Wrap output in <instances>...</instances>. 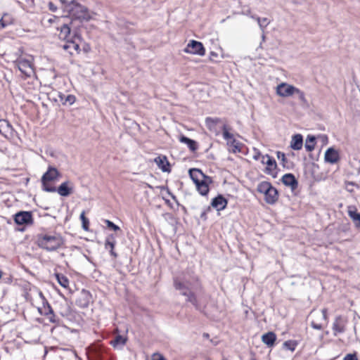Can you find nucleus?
<instances>
[{"instance_id": "50", "label": "nucleus", "mask_w": 360, "mask_h": 360, "mask_svg": "<svg viewBox=\"0 0 360 360\" xmlns=\"http://www.w3.org/2000/svg\"><path fill=\"white\" fill-rule=\"evenodd\" d=\"M216 57H217V53H214V52L212 51V52L210 53V60L214 61V58H216Z\"/></svg>"}, {"instance_id": "45", "label": "nucleus", "mask_w": 360, "mask_h": 360, "mask_svg": "<svg viewBox=\"0 0 360 360\" xmlns=\"http://www.w3.org/2000/svg\"><path fill=\"white\" fill-rule=\"evenodd\" d=\"M262 155H262L261 153L258 150L255 149V154L253 155V158L255 160H259L260 159V158H262Z\"/></svg>"}, {"instance_id": "2", "label": "nucleus", "mask_w": 360, "mask_h": 360, "mask_svg": "<svg viewBox=\"0 0 360 360\" xmlns=\"http://www.w3.org/2000/svg\"><path fill=\"white\" fill-rule=\"evenodd\" d=\"M60 1L62 3L64 12L72 18L80 20H89L90 19L89 11L84 6L81 5L75 0L70 2L65 0Z\"/></svg>"}, {"instance_id": "33", "label": "nucleus", "mask_w": 360, "mask_h": 360, "mask_svg": "<svg viewBox=\"0 0 360 360\" xmlns=\"http://www.w3.org/2000/svg\"><path fill=\"white\" fill-rule=\"evenodd\" d=\"M298 343L296 340H290L283 342V347L285 349L294 352Z\"/></svg>"}, {"instance_id": "1", "label": "nucleus", "mask_w": 360, "mask_h": 360, "mask_svg": "<svg viewBox=\"0 0 360 360\" xmlns=\"http://www.w3.org/2000/svg\"><path fill=\"white\" fill-rule=\"evenodd\" d=\"M174 286L176 290L180 292L181 295L186 297V301L191 303L196 309H201V304L193 292L200 288L197 278H193L191 280L175 278Z\"/></svg>"}, {"instance_id": "24", "label": "nucleus", "mask_w": 360, "mask_h": 360, "mask_svg": "<svg viewBox=\"0 0 360 360\" xmlns=\"http://www.w3.org/2000/svg\"><path fill=\"white\" fill-rule=\"evenodd\" d=\"M13 127L10 122L6 120H0V133L6 136L8 134H11L13 132Z\"/></svg>"}, {"instance_id": "31", "label": "nucleus", "mask_w": 360, "mask_h": 360, "mask_svg": "<svg viewBox=\"0 0 360 360\" xmlns=\"http://www.w3.org/2000/svg\"><path fill=\"white\" fill-rule=\"evenodd\" d=\"M307 151L311 152L315 147V138L313 136H308L306 139L305 146Z\"/></svg>"}, {"instance_id": "32", "label": "nucleus", "mask_w": 360, "mask_h": 360, "mask_svg": "<svg viewBox=\"0 0 360 360\" xmlns=\"http://www.w3.org/2000/svg\"><path fill=\"white\" fill-rule=\"evenodd\" d=\"M127 338L122 335H117L113 340L111 341V345L116 347L117 346H124L126 344Z\"/></svg>"}, {"instance_id": "18", "label": "nucleus", "mask_w": 360, "mask_h": 360, "mask_svg": "<svg viewBox=\"0 0 360 360\" xmlns=\"http://www.w3.org/2000/svg\"><path fill=\"white\" fill-rule=\"evenodd\" d=\"M227 203V200L222 195H218L217 197L212 199L211 205L217 210L221 211L225 209Z\"/></svg>"}, {"instance_id": "46", "label": "nucleus", "mask_w": 360, "mask_h": 360, "mask_svg": "<svg viewBox=\"0 0 360 360\" xmlns=\"http://www.w3.org/2000/svg\"><path fill=\"white\" fill-rule=\"evenodd\" d=\"M240 145L241 144L240 143H236V145L232 146L233 147V153L240 152V150H241Z\"/></svg>"}, {"instance_id": "38", "label": "nucleus", "mask_w": 360, "mask_h": 360, "mask_svg": "<svg viewBox=\"0 0 360 360\" xmlns=\"http://www.w3.org/2000/svg\"><path fill=\"white\" fill-rule=\"evenodd\" d=\"M345 189L351 193L354 192V187L356 188V183L353 181H345Z\"/></svg>"}, {"instance_id": "9", "label": "nucleus", "mask_w": 360, "mask_h": 360, "mask_svg": "<svg viewBox=\"0 0 360 360\" xmlns=\"http://www.w3.org/2000/svg\"><path fill=\"white\" fill-rule=\"evenodd\" d=\"M14 221L18 225H31L33 224V217L31 212L20 211L14 217Z\"/></svg>"}, {"instance_id": "8", "label": "nucleus", "mask_w": 360, "mask_h": 360, "mask_svg": "<svg viewBox=\"0 0 360 360\" xmlns=\"http://www.w3.org/2000/svg\"><path fill=\"white\" fill-rule=\"evenodd\" d=\"M184 51L187 53L198 55L203 56L205 54V49L203 44L198 41L191 40L187 44Z\"/></svg>"}, {"instance_id": "55", "label": "nucleus", "mask_w": 360, "mask_h": 360, "mask_svg": "<svg viewBox=\"0 0 360 360\" xmlns=\"http://www.w3.org/2000/svg\"><path fill=\"white\" fill-rule=\"evenodd\" d=\"M264 39H265V37H264V35L263 34V35H262V39H263V40H264Z\"/></svg>"}, {"instance_id": "25", "label": "nucleus", "mask_w": 360, "mask_h": 360, "mask_svg": "<svg viewBox=\"0 0 360 360\" xmlns=\"http://www.w3.org/2000/svg\"><path fill=\"white\" fill-rule=\"evenodd\" d=\"M278 191L274 186L271 188V189H270L269 192L264 198L266 202L270 205L274 204L278 200Z\"/></svg>"}, {"instance_id": "23", "label": "nucleus", "mask_w": 360, "mask_h": 360, "mask_svg": "<svg viewBox=\"0 0 360 360\" xmlns=\"http://www.w3.org/2000/svg\"><path fill=\"white\" fill-rule=\"evenodd\" d=\"M222 131H223V138L227 141V143L229 145H231V146H233L236 144V143H239L237 141L233 135L229 132L228 127L226 124H224L222 125Z\"/></svg>"}, {"instance_id": "42", "label": "nucleus", "mask_w": 360, "mask_h": 360, "mask_svg": "<svg viewBox=\"0 0 360 360\" xmlns=\"http://www.w3.org/2000/svg\"><path fill=\"white\" fill-rule=\"evenodd\" d=\"M295 94H297L299 96V98L303 101V102H305L306 101V98H305V95H304V93L302 91H300L299 89H298V91H295Z\"/></svg>"}, {"instance_id": "19", "label": "nucleus", "mask_w": 360, "mask_h": 360, "mask_svg": "<svg viewBox=\"0 0 360 360\" xmlns=\"http://www.w3.org/2000/svg\"><path fill=\"white\" fill-rule=\"evenodd\" d=\"M115 244L116 240L115 236L113 234L108 236L105 241V248L109 250L110 255L114 258L117 257V254L114 251Z\"/></svg>"}, {"instance_id": "12", "label": "nucleus", "mask_w": 360, "mask_h": 360, "mask_svg": "<svg viewBox=\"0 0 360 360\" xmlns=\"http://www.w3.org/2000/svg\"><path fill=\"white\" fill-rule=\"evenodd\" d=\"M74 191V184L70 181L63 182L58 188L56 191L60 196L67 197L71 195Z\"/></svg>"}, {"instance_id": "43", "label": "nucleus", "mask_w": 360, "mask_h": 360, "mask_svg": "<svg viewBox=\"0 0 360 360\" xmlns=\"http://www.w3.org/2000/svg\"><path fill=\"white\" fill-rule=\"evenodd\" d=\"M321 316L324 321H328V309L326 308L321 310Z\"/></svg>"}, {"instance_id": "7", "label": "nucleus", "mask_w": 360, "mask_h": 360, "mask_svg": "<svg viewBox=\"0 0 360 360\" xmlns=\"http://www.w3.org/2000/svg\"><path fill=\"white\" fill-rule=\"evenodd\" d=\"M39 297L42 300V304L43 306L41 307H38V311L41 315H44L47 316L49 321L53 323H58L59 322L58 318L56 316V314L53 312V310L46 299L45 298L44 295L41 292H39Z\"/></svg>"}, {"instance_id": "4", "label": "nucleus", "mask_w": 360, "mask_h": 360, "mask_svg": "<svg viewBox=\"0 0 360 360\" xmlns=\"http://www.w3.org/2000/svg\"><path fill=\"white\" fill-rule=\"evenodd\" d=\"M37 245L49 252L56 251L63 244V240L59 234H39L37 240Z\"/></svg>"}, {"instance_id": "29", "label": "nucleus", "mask_w": 360, "mask_h": 360, "mask_svg": "<svg viewBox=\"0 0 360 360\" xmlns=\"http://www.w3.org/2000/svg\"><path fill=\"white\" fill-rule=\"evenodd\" d=\"M55 277L58 281V283L64 288H68L69 287V279L62 274L56 273Z\"/></svg>"}, {"instance_id": "35", "label": "nucleus", "mask_w": 360, "mask_h": 360, "mask_svg": "<svg viewBox=\"0 0 360 360\" xmlns=\"http://www.w3.org/2000/svg\"><path fill=\"white\" fill-rule=\"evenodd\" d=\"M256 20L262 32L264 31V29L270 23V20L266 18H261L259 17H257Z\"/></svg>"}, {"instance_id": "37", "label": "nucleus", "mask_w": 360, "mask_h": 360, "mask_svg": "<svg viewBox=\"0 0 360 360\" xmlns=\"http://www.w3.org/2000/svg\"><path fill=\"white\" fill-rule=\"evenodd\" d=\"M276 156H277V158L279 160H281V164L283 165V166L284 167H288V165H287L288 164V160H287V159L285 158V155L284 153L281 152V151H278L276 153Z\"/></svg>"}, {"instance_id": "22", "label": "nucleus", "mask_w": 360, "mask_h": 360, "mask_svg": "<svg viewBox=\"0 0 360 360\" xmlns=\"http://www.w3.org/2000/svg\"><path fill=\"white\" fill-rule=\"evenodd\" d=\"M222 121L219 117H207L205 119V124L209 130L214 132H217V125L221 123Z\"/></svg>"}, {"instance_id": "30", "label": "nucleus", "mask_w": 360, "mask_h": 360, "mask_svg": "<svg viewBox=\"0 0 360 360\" xmlns=\"http://www.w3.org/2000/svg\"><path fill=\"white\" fill-rule=\"evenodd\" d=\"M70 34V27L66 25V24H64L61 27H60V33H59V37L60 39H63V40H69L68 39V37Z\"/></svg>"}, {"instance_id": "53", "label": "nucleus", "mask_w": 360, "mask_h": 360, "mask_svg": "<svg viewBox=\"0 0 360 360\" xmlns=\"http://www.w3.org/2000/svg\"><path fill=\"white\" fill-rule=\"evenodd\" d=\"M146 186H147V187H148V188H152V186H151L150 184H146Z\"/></svg>"}, {"instance_id": "34", "label": "nucleus", "mask_w": 360, "mask_h": 360, "mask_svg": "<svg viewBox=\"0 0 360 360\" xmlns=\"http://www.w3.org/2000/svg\"><path fill=\"white\" fill-rule=\"evenodd\" d=\"M60 101L63 102V104H64V105H65V104L72 105L75 102L76 98H75V96L71 95V94L68 95V96L63 95V96H60Z\"/></svg>"}, {"instance_id": "27", "label": "nucleus", "mask_w": 360, "mask_h": 360, "mask_svg": "<svg viewBox=\"0 0 360 360\" xmlns=\"http://www.w3.org/2000/svg\"><path fill=\"white\" fill-rule=\"evenodd\" d=\"M179 141L181 143L187 144L188 148L193 152L195 151L198 149V143L194 140H192L186 136H181L179 138Z\"/></svg>"}, {"instance_id": "6", "label": "nucleus", "mask_w": 360, "mask_h": 360, "mask_svg": "<svg viewBox=\"0 0 360 360\" xmlns=\"http://www.w3.org/2000/svg\"><path fill=\"white\" fill-rule=\"evenodd\" d=\"M15 63L26 77H30L34 73L32 56H29L27 58L20 56L16 59Z\"/></svg>"}, {"instance_id": "10", "label": "nucleus", "mask_w": 360, "mask_h": 360, "mask_svg": "<svg viewBox=\"0 0 360 360\" xmlns=\"http://www.w3.org/2000/svg\"><path fill=\"white\" fill-rule=\"evenodd\" d=\"M295 91H298L295 86L282 82L276 87V94L281 97H289L295 94Z\"/></svg>"}, {"instance_id": "36", "label": "nucleus", "mask_w": 360, "mask_h": 360, "mask_svg": "<svg viewBox=\"0 0 360 360\" xmlns=\"http://www.w3.org/2000/svg\"><path fill=\"white\" fill-rule=\"evenodd\" d=\"M80 219L82 222V228L85 231L89 230V220L85 217V212L83 211L80 214Z\"/></svg>"}, {"instance_id": "49", "label": "nucleus", "mask_w": 360, "mask_h": 360, "mask_svg": "<svg viewBox=\"0 0 360 360\" xmlns=\"http://www.w3.org/2000/svg\"><path fill=\"white\" fill-rule=\"evenodd\" d=\"M6 16V15H4V17L0 20V30L6 27L7 24L4 22V18Z\"/></svg>"}, {"instance_id": "40", "label": "nucleus", "mask_w": 360, "mask_h": 360, "mask_svg": "<svg viewBox=\"0 0 360 360\" xmlns=\"http://www.w3.org/2000/svg\"><path fill=\"white\" fill-rule=\"evenodd\" d=\"M343 360H358L356 353L347 354L343 358Z\"/></svg>"}, {"instance_id": "51", "label": "nucleus", "mask_w": 360, "mask_h": 360, "mask_svg": "<svg viewBox=\"0 0 360 360\" xmlns=\"http://www.w3.org/2000/svg\"><path fill=\"white\" fill-rule=\"evenodd\" d=\"M203 337H205V338H209V334H208V333H204V334H203Z\"/></svg>"}, {"instance_id": "57", "label": "nucleus", "mask_w": 360, "mask_h": 360, "mask_svg": "<svg viewBox=\"0 0 360 360\" xmlns=\"http://www.w3.org/2000/svg\"><path fill=\"white\" fill-rule=\"evenodd\" d=\"M49 21L50 22H52V19H49Z\"/></svg>"}, {"instance_id": "54", "label": "nucleus", "mask_w": 360, "mask_h": 360, "mask_svg": "<svg viewBox=\"0 0 360 360\" xmlns=\"http://www.w3.org/2000/svg\"><path fill=\"white\" fill-rule=\"evenodd\" d=\"M2 276V271L0 270V278H1Z\"/></svg>"}, {"instance_id": "17", "label": "nucleus", "mask_w": 360, "mask_h": 360, "mask_svg": "<svg viewBox=\"0 0 360 360\" xmlns=\"http://www.w3.org/2000/svg\"><path fill=\"white\" fill-rule=\"evenodd\" d=\"M154 162L162 172H170V165L166 156H158L155 158Z\"/></svg>"}, {"instance_id": "14", "label": "nucleus", "mask_w": 360, "mask_h": 360, "mask_svg": "<svg viewBox=\"0 0 360 360\" xmlns=\"http://www.w3.org/2000/svg\"><path fill=\"white\" fill-rule=\"evenodd\" d=\"M261 162L264 165H266V172L272 174L277 168L276 160L269 155H262Z\"/></svg>"}, {"instance_id": "11", "label": "nucleus", "mask_w": 360, "mask_h": 360, "mask_svg": "<svg viewBox=\"0 0 360 360\" xmlns=\"http://www.w3.org/2000/svg\"><path fill=\"white\" fill-rule=\"evenodd\" d=\"M346 323L347 321L345 317L342 316L335 317L332 327L334 336H337L338 334L343 333L345 331Z\"/></svg>"}, {"instance_id": "5", "label": "nucleus", "mask_w": 360, "mask_h": 360, "mask_svg": "<svg viewBox=\"0 0 360 360\" xmlns=\"http://www.w3.org/2000/svg\"><path fill=\"white\" fill-rule=\"evenodd\" d=\"M60 176V173L56 167L49 166L47 171L43 174L41 179L42 189L46 192H56V188L50 186L49 182L58 180Z\"/></svg>"}, {"instance_id": "52", "label": "nucleus", "mask_w": 360, "mask_h": 360, "mask_svg": "<svg viewBox=\"0 0 360 360\" xmlns=\"http://www.w3.org/2000/svg\"><path fill=\"white\" fill-rule=\"evenodd\" d=\"M257 16H255V15H250V18H252V19H255L257 18Z\"/></svg>"}, {"instance_id": "58", "label": "nucleus", "mask_w": 360, "mask_h": 360, "mask_svg": "<svg viewBox=\"0 0 360 360\" xmlns=\"http://www.w3.org/2000/svg\"><path fill=\"white\" fill-rule=\"evenodd\" d=\"M251 360H255V359H251Z\"/></svg>"}, {"instance_id": "21", "label": "nucleus", "mask_w": 360, "mask_h": 360, "mask_svg": "<svg viewBox=\"0 0 360 360\" xmlns=\"http://www.w3.org/2000/svg\"><path fill=\"white\" fill-rule=\"evenodd\" d=\"M303 146V136L300 134H295L292 136L290 141V148L295 150L302 149Z\"/></svg>"}, {"instance_id": "16", "label": "nucleus", "mask_w": 360, "mask_h": 360, "mask_svg": "<svg viewBox=\"0 0 360 360\" xmlns=\"http://www.w3.org/2000/svg\"><path fill=\"white\" fill-rule=\"evenodd\" d=\"M325 161L330 164L337 163L340 160V155L337 150L329 148L325 153Z\"/></svg>"}, {"instance_id": "26", "label": "nucleus", "mask_w": 360, "mask_h": 360, "mask_svg": "<svg viewBox=\"0 0 360 360\" xmlns=\"http://www.w3.org/2000/svg\"><path fill=\"white\" fill-rule=\"evenodd\" d=\"M276 340V335L273 332H269L264 334L262 337V342L268 347H272Z\"/></svg>"}, {"instance_id": "3", "label": "nucleus", "mask_w": 360, "mask_h": 360, "mask_svg": "<svg viewBox=\"0 0 360 360\" xmlns=\"http://www.w3.org/2000/svg\"><path fill=\"white\" fill-rule=\"evenodd\" d=\"M188 172L198 193L201 195H207L210 191L209 186L213 182L212 179L204 174L199 169H190Z\"/></svg>"}, {"instance_id": "44", "label": "nucleus", "mask_w": 360, "mask_h": 360, "mask_svg": "<svg viewBox=\"0 0 360 360\" xmlns=\"http://www.w3.org/2000/svg\"><path fill=\"white\" fill-rule=\"evenodd\" d=\"M311 326L314 329H317V330H321L323 328V326L321 323H316V321H312L311 323Z\"/></svg>"}, {"instance_id": "47", "label": "nucleus", "mask_w": 360, "mask_h": 360, "mask_svg": "<svg viewBox=\"0 0 360 360\" xmlns=\"http://www.w3.org/2000/svg\"><path fill=\"white\" fill-rule=\"evenodd\" d=\"M48 6L49 10L52 12H56L57 11V6L53 2H49Z\"/></svg>"}, {"instance_id": "48", "label": "nucleus", "mask_w": 360, "mask_h": 360, "mask_svg": "<svg viewBox=\"0 0 360 360\" xmlns=\"http://www.w3.org/2000/svg\"><path fill=\"white\" fill-rule=\"evenodd\" d=\"M77 303L78 305H79L82 307H86L88 306L89 302L84 301V302H82L80 300H79L77 301Z\"/></svg>"}, {"instance_id": "39", "label": "nucleus", "mask_w": 360, "mask_h": 360, "mask_svg": "<svg viewBox=\"0 0 360 360\" xmlns=\"http://www.w3.org/2000/svg\"><path fill=\"white\" fill-rule=\"evenodd\" d=\"M105 223L106 224V225L108 228H110L115 231L120 230V229L118 226H117L116 224H115L113 222H112L111 221H110L108 219L105 220Z\"/></svg>"}, {"instance_id": "41", "label": "nucleus", "mask_w": 360, "mask_h": 360, "mask_svg": "<svg viewBox=\"0 0 360 360\" xmlns=\"http://www.w3.org/2000/svg\"><path fill=\"white\" fill-rule=\"evenodd\" d=\"M151 360H167L162 354L159 353H154L152 355Z\"/></svg>"}, {"instance_id": "15", "label": "nucleus", "mask_w": 360, "mask_h": 360, "mask_svg": "<svg viewBox=\"0 0 360 360\" xmlns=\"http://www.w3.org/2000/svg\"><path fill=\"white\" fill-rule=\"evenodd\" d=\"M347 214L354 222L355 227L360 228V212H358L356 206H347Z\"/></svg>"}, {"instance_id": "28", "label": "nucleus", "mask_w": 360, "mask_h": 360, "mask_svg": "<svg viewBox=\"0 0 360 360\" xmlns=\"http://www.w3.org/2000/svg\"><path fill=\"white\" fill-rule=\"evenodd\" d=\"M272 187L273 186L269 182L262 181L258 184L257 191L259 193L264 194L265 198Z\"/></svg>"}, {"instance_id": "20", "label": "nucleus", "mask_w": 360, "mask_h": 360, "mask_svg": "<svg viewBox=\"0 0 360 360\" xmlns=\"http://www.w3.org/2000/svg\"><path fill=\"white\" fill-rule=\"evenodd\" d=\"M282 182L285 186H290L292 190L297 188L298 182L295 176L292 174H285L282 177Z\"/></svg>"}, {"instance_id": "56", "label": "nucleus", "mask_w": 360, "mask_h": 360, "mask_svg": "<svg viewBox=\"0 0 360 360\" xmlns=\"http://www.w3.org/2000/svg\"><path fill=\"white\" fill-rule=\"evenodd\" d=\"M247 15H250H250H250V11H249V12H248Z\"/></svg>"}, {"instance_id": "13", "label": "nucleus", "mask_w": 360, "mask_h": 360, "mask_svg": "<svg viewBox=\"0 0 360 360\" xmlns=\"http://www.w3.org/2000/svg\"><path fill=\"white\" fill-rule=\"evenodd\" d=\"M81 39L79 36L75 35L73 40H67L63 45V49L68 51L71 55L73 54V51L79 53L80 51L79 42Z\"/></svg>"}]
</instances>
